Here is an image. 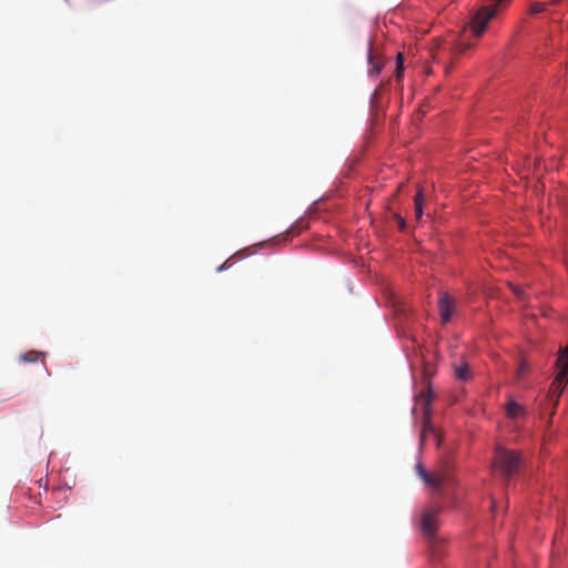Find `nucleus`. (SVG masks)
Instances as JSON below:
<instances>
[{
  "label": "nucleus",
  "instance_id": "f257e3e1",
  "mask_svg": "<svg viewBox=\"0 0 568 568\" xmlns=\"http://www.w3.org/2000/svg\"><path fill=\"white\" fill-rule=\"evenodd\" d=\"M489 4L480 7L473 16L471 20L464 28L459 39H457L452 51L454 54H463L467 49L474 45L468 33L479 38L485 32L488 22L498 14L499 11L508 7L511 0H486Z\"/></svg>",
  "mask_w": 568,
  "mask_h": 568
},
{
  "label": "nucleus",
  "instance_id": "f03ea898",
  "mask_svg": "<svg viewBox=\"0 0 568 568\" xmlns=\"http://www.w3.org/2000/svg\"><path fill=\"white\" fill-rule=\"evenodd\" d=\"M439 513L438 507L427 506L422 510L419 519V529L428 542L433 560H439L444 556V540L436 534L439 526Z\"/></svg>",
  "mask_w": 568,
  "mask_h": 568
},
{
  "label": "nucleus",
  "instance_id": "7ed1b4c3",
  "mask_svg": "<svg viewBox=\"0 0 568 568\" xmlns=\"http://www.w3.org/2000/svg\"><path fill=\"white\" fill-rule=\"evenodd\" d=\"M520 455L517 452L497 447L493 462V469L499 473L505 479L516 474L520 466Z\"/></svg>",
  "mask_w": 568,
  "mask_h": 568
},
{
  "label": "nucleus",
  "instance_id": "20e7f679",
  "mask_svg": "<svg viewBox=\"0 0 568 568\" xmlns=\"http://www.w3.org/2000/svg\"><path fill=\"white\" fill-rule=\"evenodd\" d=\"M556 365L559 372L548 392V399L554 404V408L557 406L568 381V345L560 352Z\"/></svg>",
  "mask_w": 568,
  "mask_h": 568
},
{
  "label": "nucleus",
  "instance_id": "39448f33",
  "mask_svg": "<svg viewBox=\"0 0 568 568\" xmlns=\"http://www.w3.org/2000/svg\"><path fill=\"white\" fill-rule=\"evenodd\" d=\"M417 473L422 480L430 488L439 490L442 485L450 479V474L447 467L436 470L434 474L427 473L424 467L418 464Z\"/></svg>",
  "mask_w": 568,
  "mask_h": 568
},
{
  "label": "nucleus",
  "instance_id": "423d86ee",
  "mask_svg": "<svg viewBox=\"0 0 568 568\" xmlns=\"http://www.w3.org/2000/svg\"><path fill=\"white\" fill-rule=\"evenodd\" d=\"M433 397H434V395H433V390L430 389V387H428L426 390L422 392L417 397L418 405L420 406V409L423 410L425 427L427 426V424L430 419V413H432L430 405H432Z\"/></svg>",
  "mask_w": 568,
  "mask_h": 568
},
{
  "label": "nucleus",
  "instance_id": "0eeeda50",
  "mask_svg": "<svg viewBox=\"0 0 568 568\" xmlns=\"http://www.w3.org/2000/svg\"><path fill=\"white\" fill-rule=\"evenodd\" d=\"M439 314L443 323H448L455 311V304L448 294H443L438 303Z\"/></svg>",
  "mask_w": 568,
  "mask_h": 568
},
{
  "label": "nucleus",
  "instance_id": "6e6552de",
  "mask_svg": "<svg viewBox=\"0 0 568 568\" xmlns=\"http://www.w3.org/2000/svg\"><path fill=\"white\" fill-rule=\"evenodd\" d=\"M454 377L460 382H468L471 379L473 375L469 368L468 363L464 359L459 362H454L452 364Z\"/></svg>",
  "mask_w": 568,
  "mask_h": 568
},
{
  "label": "nucleus",
  "instance_id": "1a4fd4ad",
  "mask_svg": "<svg viewBox=\"0 0 568 568\" xmlns=\"http://www.w3.org/2000/svg\"><path fill=\"white\" fill-rule=\"evenodd\" d=\"M384 60L381 55L373 51L372 44L368 50V74L373 78L377 77L383 68Z\"/></svg>",
  "mask_w": 568,
  "mask_h": 568
},
{
  "label": "nucleus",
  "instance_id": "9d476101",
  "mask_svg": "<svg viewBox=\"0 0 568 568\" xmlns=\"http://www.w3.org/2000/svg\"><path fill=\"white\" fill-rule=\"evenodd\" d=\"M506 414L511 419H517L526 416L527 409L521 404L517 403L514 398L509 397L506 405Z\"/></svg>",
  "mask_w": 568,
  "mask_h": 568
},
{
  "label": "nucleus",
  "instance_id": "9b49d317",
  "mask_svg": "<svg viewBox=\"0 0 568 568\" xmlns=\"http://www.w3.org/2000/svg\"><path fill=\"white\" fill-rule=\"evenodd\" d=\"M424 195L422 190L417 192L414 197V211L416 220H420L423 216V207H424Z\"/></svg>",
  "mask_w": 568,
  "mask_h": 568
},
{
  "label": "nucleus",
  "instance_id": "f8f14e48",
  "mask_svg": "<svg viewBox=\"0 0 568 568\" xmlns=\"http://www.w3.org/2000/svg\"><path fill=\"white\" fill-rule=\"evenodd\" d=\"M45 354L37 351H29L20 356V359L24 363H34L40 357L44 358Z\"/></svg>",
  "mask_w": 568,
  "mask_h": 568
},
{
  "label": "nucleus",
  "instance_id": "ddd939ff",
  "mask_svg": "<svg viewBox=\"0 0 568 568\" xmlns=\"http://www.w3.org/2000/svg\"><path fill=\"white\" fill-rule=\"evenodd\" d=\"M528 371H529V365L525 359H523L517 369V378L524 377Z\"/></svg>",
  "mask_w": 568,
  "mask_h": 568
},
{
  "label": "nucleus",
  "instance_id": "4468645a",
  "mask_svg": "<svg viewBox=\"0 0 568 568\" xmlns=\"http://www.w3.org/2000/svg\"><path fill=\"white\" fill-rule=\"evenodd\" d=\"M546 9V3L544 2H535L530 6V13L537 14L542 12Z\"/></svg>",
  "mask_w": 568,
  "mask_h": 568
},
{
  "label": "nucleus",
  "instance_id": "2eb2a0df",
  "mask_svg": "<svg viewBox=\"0 0 568 568\" xmlns=\"http://www.w3.org/2000/svg\"><path fill=\"white\" fill-rule=\"evenodd\" d=\"M396 60H397L396 77L399 78L402 75L403 71H404L403 54L398 53L397 57H396Z\"/></svg>",
  "mask_w": 568,
  "mask_h": 568
},
{
  "label": "nucleus",
  "instance_id": "dca6fc26",
  "mask_svg": "<svg viewBox=\"0 0 568 568\" xmlns=\"http://www.w3.org/2000/svg\"><path fill=\"white\" fill-rule=\"evenodd\" d=\"M511 287V291L520 300H524L525 298V293H524V290L521 287H519L518 285H510Z\"/></svg>",
  "mask_w": 568,
  "mask_h": 568
},
{
  "label": "nucleus",
  "instance_id": "f3484780",
  "mask_svg": "<svg viewBox=\"0 0 568 568\" xmlns=\"http://www.w3.org/2000/svg\"><path fill=\"white\" fill-rule=\"evenodd\" d=\"M394 219L397 222L399 230L404 231L406 226L405 220L399 214H395Z\"/></svg>",
  "mask_w": 568,
  "mask_h": 568
},
{
  "label": "nucleus",
  "instance_id": "a211bd4d",
  "mask_svg": "<svg viewBox=\"0 0 568 568\" xmlns=\"http://www.w3.org/2000/svg\"><path fill=\"white\" fill-rule=\"evenodd\" d=\"M303 229L302 222H297L291 230V233H298Z\"/></svg>",
  "mask_w": 568,
  "mask_h": 568
},
{
  "label": "nucleus",
  "instance_id": "6ab92c4d",
  "mask_svg": "<svg viewBox=\"0 0 568 568\" xmlns=\"http://www.w3.org/2000/svg\"><path fill=\"white\" fill-rule=\"evenodd\" d=\"M227 267V261L217 267V272H221Z\"/></svg>",
  "mask_w": 568,
  "mask_h": 568
},
{
  "label": "nucleus",
  "instance_id": "aec40b11",
  "mask_svg": "<svg viewBox=\"0 0 568 568\" xmlns=\"http://www.w3.org/2000/svg\"><path fill=\"white\" fill-rule=\"evenodd\" d=\"M561 0H551L554 4L559 3Z\"/></svg>",
  "mask_w": 568,
  "mask_h": 568
}]
</instances>
